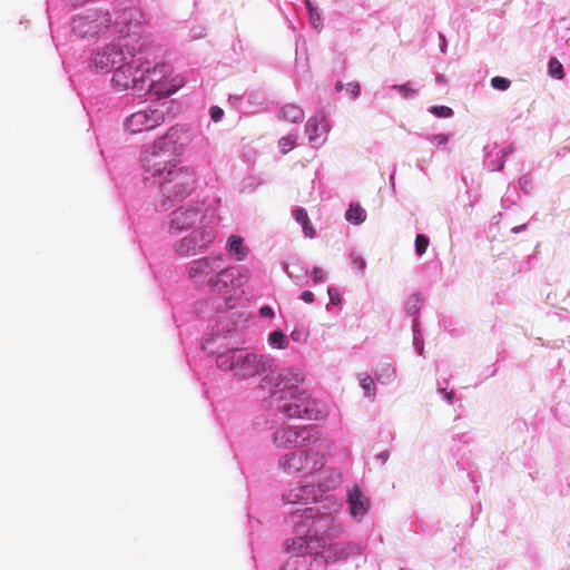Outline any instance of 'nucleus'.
Returning a JSON list of instances; mask_svg holds the SVG:
<instances>
[{
	"label": "nucleus",
	"instance_id": "1",
	"mask_svg": "<svg viewBox=\"0 0 570 570\" xmlns=\"http://www.w3.org/2000/svg\"><path fill=\"white\" fill-rule=\"evenodd\" d=\"M177 139L178 129L170 128L141 158L146 173L158 186L163 206L188 197L197 186L194 168L179 164L175 147Z\"/></svg>",
	"mask_w": 570,
	"mask_h": 570
},
{
	"label": "nucleus",
	"instance_id": "2",
	"mask_svg": "<svg viewBox=\"0 0 570 570\" xmlns=\"http://www.w3.org/2000/svg\"><path fill=\"white\" fill-rule=\"evenodd\" d=\"M279 379L277 385L281 386L282 397L286 399L289 395V401L283 405V411L288 417L306 420H323L326 417L325 407L316 400H312L306 391L298 389L297 384L304 380L299 374L287 370L279 375Z\"/></svg>",
	"mask_w": 570,
	"mask_h": 570
},
{
	"label": "nucleus",
	"instance_id": "3",
	"mask_svg": "<svg viewBox=\"0 0 570 570\" xmlns=\"http://www.w3.org/2000/svg\"><path fill=\"white\" fill-rule=\"evenodd\" d=\"M216 364L218 368L232 371L242 380L252 379L266 370V361L263 356L243 350H230L219 354Z\"/></svg>",
	"mask_w": 570,
	"mask_h": 570
},
{
	"label": "nucleus",
	"instance_id": "4",
	"mask_svg": "<svg viewBox=\"0 0 570 570\" xmlns=\"http://www.w3.org/2000/svg\"><path fill=\"white\" fill-rule=\"evenodd\" d=\"M279 466L289 474L308 476L324 466V456L320 451H297L283 455Z\"/></svg>",
	"mask_w": 570,
	"mask_h": 570
},
{
	"label": "nucleus",
	"instance_id": "5",
	"mask_svg": "<svg viewBox=\"0 0 570 570\" xmlns=\"http://www.w3.org/2000/svg\"><path fill=\"white\" fill-rule=\"evenodd\" d=\"M141 67L140 61L130 56V61L126 60L116 67L111 79L114 86L119 90H126L130 87L138 91L144 90L142 83L147 80V75L156 73L157 67L153 71L149 68L142 69Z\"/></svg>",
	"mask_w": 570,
	"mask_h": 570
},
{
	"label": "nucleus",
	"instance_id": "6",
	"mask_svg": "<svg viewBox=\"0 0 570 570\" xmlns=\"http://www.w3.org/2000/svg\"><path fill=\"white\" fill-rule=\"evenodd\" d=\"M217 233L212 226L202 225L190 234L177 240L174 250L181 257L195 256L210 248L216 239Z\"/></svg>",
	"mask_w": 570,
	"mask_h": 570
},
{
	"label": "nucleus",
	"instance_id": "7",
	"mask_svg": "<svg viewBox=\"0 0 570 570\" xmlns=\"http://www.w3.org/2000/svg\"><path fill=\"white\" fill-rule=\"evenodd\" d=\"M112 23L108 10L92 9L72 20V30L80 37H94L109 29Z\"/></svg>",
	"mask_w": 570,
	"mask_h": 570
},
{
	"label": "nucleus",
	"instance_id": "8",
	"mask_svg": "<svg viewBox=\"0 0 570 570\" xmlns=\"http://www.w3.org/2000/svg\"><path fill=\"white\" fill-rule=\"evenodd\" d=\"M316 440V431L312 426H283L273 436L275 446L279 449L306 446Z\"/></svg>",
	"mask_w": 570,
	"mask_h": 570
},
{
	"label": "nucleus",
	"instance_id": "9",
	"mask_svg": "<svg viewBox=\"0 0 570 570\" xmlns=\"http://www.w3.org/2000/svg\"><path fill=\"white\" fill-rule=\"evenodd\" d=\"M164 104L148 106L130 115L126 120V128L131 134L151 130L165 121Z\"/></svg>",
	"mask_w": 570,
	"mask_h": 570
},
{
	"label": "nucleus",
	"instance_id": "10",
	"mask_svg": "<svg viewBox=\"0 0 570 570\" xmlns=\"http://www.w3.org/2000/svg\"><path fill=\"white\" fill-rule=\"evenodd\" d=\"M205 210L199 204L180 206L170 214V230L181 233L203 223Z\"/></svg>",
	"mask_w": 570,
	"mask_h": 570
},
{
	"label": "nucleus",
	"instance_id": "11",
	"mask_svg": "<svg viewBox=\"0 0 570 570\" xmlns=\"http://www.w3.org/2000/svg\"><path fill=\"white\" fill-rule=\"evenodd\" d=\"M223 263L224 259L222 256L209 255L200 257L191 261L187 265L186 273L190 279L206 286L207 282H209Z\"/></svg>",
	"mask_w": 570,
	"mask_h": 570
},
{
	"label": "nucleus",
	"instance_id": "12",
	"mask_svg": "<svg viewBox=\"0 0 570 570\" xmlns=\"http://www.w3.org/2000/svg\"><path fill=\"white\" fill-rule=\"evenodd\" d=\"M305 523L308 525V537H314L318 542L325 544L334 528V518L331 513L316 514L313 508L304 510Z\"/></svg>",
	"mask_w": 570,
	"mask_h": 570
},
{
	"label": "nucleus",
	"instance_id": "13",
	"mask_svg": "<svg viewBox=\"0 0 570 570\" xmlns=\"http://www.w3.org/2000/svg\"><path fill=\"white\" fill-rule=\"evenodd\" d=\"M126 60L127 57L122 50V46L111 43L95 55L92 58V66L99 71L109 72L112 68L116 66L118 67Z\"/></svg>",
	"mask_w": 570,
	"mask_h": 570
},
{
	"label": "nucleus",
	"instance_id": "14",
	"mask_svg": "<svg viewBox=\"0 0 570 570\" xmlns=\"http://www.w3.org/2000/svg\"><path fill=\"white\" fill-rule=\"evenodd\" d=\"M237 269L233 266H224L218 268L214 276L207 282L206 287L215 294L227 295L236 286Z\"/></svg>",
	"mask_w": 570,
	"mask_h": 570
},
{
	"label": "nucleus",
	"instance_id": "15",
	"mask_svg": "<svg viewBox=\"0 0 570 570\" xmlns=\"http://www.w3.org/2000/svg\"><path fill=\"white\" fill-rule=\"evenodd\" d=\"M284 499L291 504H307L316 499V491L313 485H297L288 490Z\"/></svg>",
	"mask_w": 570,
	"mask_h": 570
},
{
	"label": "nucleus",
	"instance_id": "16",
	"mask_svg": "<svg viewBox=\"0 0 570 570\" xmlns=\"http://www.w3.org/2000/svg\"><path fill=\"white\" fill-rule=\"evenodd\" d=\"M306 131L309 135V140L314 141L328 131V125L324 115H316L311 118L306 124Z\"/></svg>",
	"mask_w": 570,
	"mask_h": 570
},
{
	"label": "nucleus",
	"instance_id": "17",
	"mask_svg": "<svg viewBox=\"0 0 570 570\" xmlns=\"http://www.w3.org/2000/svg\"><path fill=\"white\" fill-rule=\"evenodd\" d=\"M350 509L354 517H363L368 510V500L355 488L350 494Z\"/></svg>",
	"mask_w": 570,
	"mask_h": 570
},
{
	"label": "nucleus",
	"instance_id": "18",
	"mask_svg": "<svg viewBox=\"0 0 570 570\" xmlns=\"http://www.w3.org/2000/svg\"><path fill=\"white\" fill-rule=\"evenodd\" d=\"M226 248L238 262L244 261L249 253V248L244 245L243 238L238 235H232L228 238Z\"/></svg>",
	"mask_w": 570,
	"mask_h": 570
},
{
	"label": "nucleus",
	"instance_id": "19",
	"mask_svg": "<svg viewBox=\"0 0 570 570\" xmlns=\"http://www.w3.org/2000/svg\"><path fill=\"white\" fill-rule=\"evenodd\" d=\"M281 117L289 122H302L304 119V111L298 106L288 104L282 108Z\"/></svg>",
	"mask_w": 570,
	"mask_h": 570
},
{
	"label": "nucleus",
	"instance_id": "20",
	"mask_svg": "<svg viewBox=\"0 0 570 570\" xmlns=\"http://www.w3.org/2000/svg\"><path fill=\"white\" fill-rule=\"evenodd\" d=\"M294 217H295L296 222L302 225L304 235L309 238L314 237L315 229L309 222L306 210L304 208L296 209L294 212Z\"/></svg>",
	"mask_w": 570,
	"mask_h": 570
},
{
	"label": "nucleus",
	"instance_id": "21",
	"mask_svg": "<svg viewBox=\"0 0 570 570\" xmlns=\"http://www.w3.org/2000/svg\"><path fill=\"white\" fill-rule=\"evenodd\" d=\"M345 217L350 223L361 224L366 218L365 210L357 203H352L345 213Z\"/></svg>",
	"mask_w": 570,
	"mask_h": 570
},
{
	"label": "nucleus",
	"instance_id": "22",
	"mask_svg": "<svg viewBox=\"0 0 570 570\" xmlns=\"http://www.w3.org/2000/svg\"><path fill=\"white\" fill-rule=\"evenodd\" d=\"M268 342L277 348H285L288 344L286 335L282 331H274L269 334Z\"/></svg>",
	"mask_w": 570,
	"mask_h": 570
},
{
	"label": "nucleus",
	"instance_id": "23",
	"mask_svg": "<svg viewBox=\"0 0 570 570\" xmlns=\"http://www.w3.org/2000/svg\"><path fill=\"white\" fill-rule=\"evenodd\" d=\"M549 75L558 80L564 78L563 67L557 58H551L549 61Z\"/></svg>",
	"mask_w": 570,
	"mask_h": 570
},
{
	"label": "nucleus",
	"instance_id": "24",
	"mask_svg": "<svg viewBox=\"0 0 570 570\" xmlns=\"http://www.w3.org/2000/svg\"><path fill=\"white\" fill-rule=\"evenodd\" d=\"M422 299L420 295L413 294L409 297L405 304L406 312L411 315H415L419 313L421 308Z\"/></svg>",
	"mask_w": 570,
	"mask_h": 570
},
{
	"label": "nucleus",
	"instance_id": "25",
	"mask_svg": "<svg viewBox=\"0 0 570 570\" xmlns=\"http://www.w3.org/2000/svg\"><path fill=\"white\" fill-rule=\"evenodd\" d=\"M351 266L352 269L357 274H363L366 267L365 259L356 254L351 255Z\"/></svg>",
	"mask_w": 570,
	"mask_h": 570
},
{
	"label": "nucleus",
	"instance_id": "26",
	"mask_svg": "<svg viewBox=\"0 0 570 570\" xmlns=\"http://www.w3.org/2000/svg\"><path fill=\"white\" fill-rule=\"evenodd\" d=\"M429 244H430V240L425 235H423V234L416 235V237H415L416 254L422 256L426 252Z\"/></svg>",
	"mask_w": 570,
	"mask_h": 570
},
{
	"label": "nucleus",
	"instance_id": "27",
	"mask_svg": "<svg viewBox=\"0 0 570 570\" xmlns=\"http://www.w3.org/2000/svg\"><path fill=\"white\" fill-rule=\"evenodd\" d=\"M394 370L389 364H384L381 366L380 372L376 373V379L379 382L386 383L393 376Z\"/></svg>",
	"mask_w": 570,
	"mask_h": 570
},
{
	"label": "nucleus",
	"instance_id": "28",
	"mask_svg": "<svg viewBox=\"0 0 570 570\" xmlns=\"http://www.w3.org/2000/svg\"><path fill=\"white\" fill-rule=\"evenodd\" d=\"M279 148L283 154H287L291 151L295 146V137L289 135L286 137H282L278 141Z\"/></svg>",
	"mask_w": 570,
	"mask_h": 570
},
{
	"label": "nucleus",
	"instance_id": "29",
	"mask_svg": "<svg viewBox=\"0 0 570 570\" xmlns=\"http://www.w3.org/2000/svg\"><path fill=\"white\" fill-rule=\"evenodd\" d=\"M491 85L498 90H507L510 87L511 81L507 78L497 76L491 79Z\"/></svg>",
	"mask_w": 570,
	"mask_h": 570
},
{
	"label": "nucleus",
	"instance_id": "30",
	"mask_svg": "<svg viewBox=\"0 0 570 570\" xmlns=\"http://www.w3.org/2000/svg\"><path fill=\"white\" fill-rule=\"evenodd\" d=\"M430 111L435 115L436 117H450L452 116L453 111L450 107L446 106H433Z\"/></svg>",
	"mask_w": 570,
	"mask_h": 570
},
{
	"label": "nucleus",
	"instance_id": "31",
	"mask_svg": "<svg viewBox=\"0 0 570 570\" xmlns=\"http://www.w3.org/2000/svg\"><path fill=\"white\" fill-rule=\"evenodd\" d=\"M361 386L366 391L368 395H374V381L370 375H366L361 381Z\"/></svg>",
	"mask_w": 570,
	"mask_h": 570
},
{
	"label": "nucleus",
	"instance_id": "32",
	"mask_svg": "<svg viewBox=\"0 0 570 570\" xmlns=\"http://www.w3.org/2000/svg\"><path fill=\"white\" fill-rule=\"evenodd\" d=\"M325 566V559L322 554L316 553L311 562L312 570H323Z\"/></svg>",
	"mask_w": 570,
	"mask_h": 570
},
{
	"label": "nucleus",
	"instance_id": "33",
	"mask_svg": "<svg viewBox=\"0 0 570 570\" xmlns=\"http://www.w3.org/2000/svg\"><path fill=\"white\" fill-rule=\"evenodd\" d=\"M327 294H328V297H330V302H331L333 305H338V304H341V302H342V297H341L340 292H338L336 288L330 287V288L327 289Z\"/></svg>",
	"mask_w": 570,
	"mask_h": 570
},
{
	"label": "nucleus",
	"instance_id": "34",
	"mask_svg": "<svg viewBox=\"0 0 570 570\" xmlns=\"http://www.w3.org/2000/svg\"><path fill=\"white\" fill-rule=\"evenodd\" d=\"M449 141V136L445 134H438L431 137V142L435 146H444Z\"/></svg>",
	"mask_w": 570,
	"mask_h": 570
},
{
	"label": "nucleus",
	"instance_id": "35",
	"mask_svg": "<svg viewBox=\"0 0 570 570\" xmlns=\"http://www.w3.org/2000/svg\"><path fill=\"white\" fill-rule=\"evenodd\" d=\"M312 275L314 283H321L326 278V273L321 267H314Z\"/></svg>",
	"mask_w": 570,
	"mask_h": 570
},
{
	"label": "nucleus",
	"instance_id": "36",
	"mask_svg": "<svg viewBox=\"0 0 570 570\" xmlns=\"http://www.w3.org/2000/svg\"><path fill=\"white\" fill-rule=\"evenodd\" d=\"M394 88L406 98L412 97L416 92V90L411 88L409 85L394 86Z\"/></svg>",
	"mask_w": 570,
	"mask_h": 570
},
{
	"label": "nucleus",
	"instance_id": "37",
	"mask_svg": "<svg viewBox=\"0 0 570 570\" xmlns=\"http://www.w3.org/2000/svg\"><path fill=\"white\" fill-rule=\"evenodd\" d=\"M224 116V111L222 108L215 106V107H212L210 109V117L212 119L215 121V122H218L222 120Z\"/></svg>",
	"mask_w": 570,
	"mask_h": 570
},
{
	"label": "nucleus",
	"instance_id": "38",
	"mask_svg": "<svg viewBox=\"0 0 570 570\" xmlns=\"http://www.w3.org/2000/svg\"><path fill=\"white\" fill-rule=\"evenodd\" d=\"M347 91L352 95L353 98L360 95L361 88L358 82H350L346 86Z\"/></svg>",
	"mask_w": 570,
	"mask_h": 570
},
{
	"label": "nucleus",
	"instance_id": "39",
	"mask_svg": "<svg viewBox=\"0 0 570 570\" xmlns=\"http://www.w3.org/2000/svg\"><path fill=\"white\" fill-rule=\"evenodd\" d=\"M301 299L307 304H311L314 302V294L311 291H304L301 295Z\"/></svg>",
	"mask_w": 570,
	"mask_h": 570
},
{
	"label": "nucleus",
	"instance_id": "40",
	"mask_svg": "<svg viewBox=\"0 0 570 570\" xmlns=\"http://www.w3.org/2000/svg\"><path fill=\"white\" fill-rule=\"evenodd\" d=\"M261 314L263 316H273V311H272L271 307L264 306V307L261 308Z\"/></svg>",
	"mask_w": 570,
	"mask_h": 570
},
{
	"label": "nucleus",
	"instance_id": "41",
	"mask_svg": "<svg viewBox=\"0 0 570 570\" xmlns=\"http://www.w3.org/2000/svg\"><path fill=\"white\" fill-rule=\"evenodd\" d=\"M127 14H128V16H132V14H134V10H132V9H126V10L124 11V16H127Z\"/></svg>",
	"mask_w": 570,
	"mask_h": 570
},
{
	"label": "nucleus",
	"instance_id": "42",
	"mask_svg": "<svg viewBox=\"0 0 570 570\" xmlns=\"http://www.w3.org/2000/svg\"><path fill=\"white\" fill-rule=\"evenodd\" d=\"M335 88H336V90H342V89H343V85H342V82H337V83L335 85Z\"/></svg>",
	"mask_w": 570,
	"mask_h": 570
},
{
	"label": "nucleus",
	"instance_id": "43",
	"mask_svg": "<svg viewBox=\"0 0 570 570\" xmlns=\"http://www.w3.org/2000/svg\"><path fill=\"white\" fill-rule=\"evenodd\" d=\"M154 82H155V80L150 79V82H149V86H148L149 89H154Z\"/></svg>",
	"mask_w": 570,
	"mask_h": 570
},
{
	"label": "nucleus",
	"instance_id": "44",
	"mask_svg": "<svg viewBox=\"0 0 570 570\" xmlns=\"http://www.w3.org/2000/svg\"><path fill=\"white\" fill-rule=\"evenodd\" d=\"M174 91H175V89H168V90H166V92H165V94H166V95H170V94H173Z\"/></svg>",
	"mask_w": 570,
	"mask_h": 570
}]
</instances>
